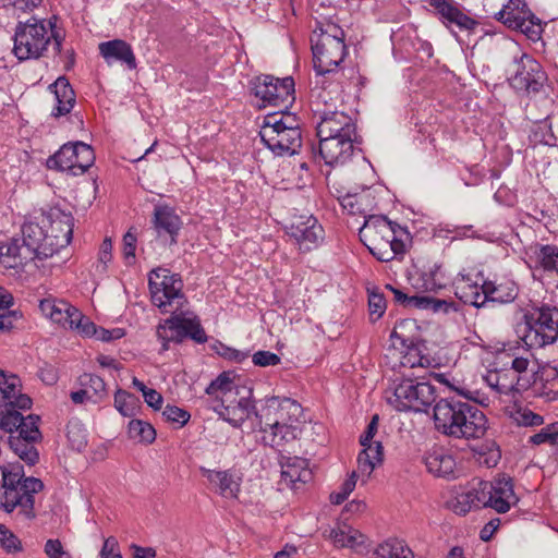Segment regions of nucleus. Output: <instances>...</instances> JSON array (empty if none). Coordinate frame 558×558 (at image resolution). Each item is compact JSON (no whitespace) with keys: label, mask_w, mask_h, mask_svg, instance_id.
Returning a JSON list of instances; mask_svg holds the SVG:
<instances>
[{"label":"nucleus","mask_w":558,"mask_h":558,"mask_svg":"<svg viewBox=\"0 0 558 558\" xmlns=\"http://www.w3.org/2000/svg\"><path fill=\"white\" fill-rule=\"evenodd\" d=\"M359 236L379 262L401 260L411 243L410 233L381 215L369 216L359 230Z\"/></svg>","instance_id":"f257e3e1"},{"label":"nucleus","mask_w":558,"mask_h":558,"mask_svg":"<svg viewBox=\"0 0 558 558\" xmlns=\"http://www.w3.org/2000/svg\"><path fill=\"white\" fill-rule=\"evenodd\" d=\"M517 333L529 348H544L558 340V308L543 304L526 308Z\"/></svg>","instance_id":"f03ea898"},{"label":"nucleus","mask_w":558,"mask_h":558,"mask_svg":"<svg viewBox=\"0 0 558 558\" xmlns=\"http://www.w3.org/2000/svg\"><path fill=\"white\" fill-rule=\"evenodd\" d=\"M37 227L41 235L37 239V259L51 258L71 242L73 217L59 207L41 209Z\"/></svg>","instance_id":"7ed1b4c3"},{"label":"nucleus","mask_w":558,"mask_h":558,"mask_svg":"<svg viewBox=\"0 0 558 558\" xmlns=\"http://www.w3.org/2000/svg\"><path fill=\"white\" fill-rule=\"evenodd\" d=\"M316 38H311L314 69L318 75L336 71L347 54L344 32L336 24L319 28Z\"/></svg>","instance_id":"20e7f679"},{"label":"nucleus","mask_w":558,"mask_h":558,"mask_svg":"<svg viewBox=\"0 0 558 558\" xmlns=\"http://www.w3.org/2000/svg\"><path fill=\"white\" fill-rule=\"evenodd\" d=\"M0 490V509L11 513L16 507L27 515H33L35 477L24 476L21 465L2 470V486Z\"/></svg>","instance_id":"39448f33"},{"label":"nucleus","mask_w":558,"mask_h":558,"mask_svg":"<svg viewBox=\"0 0 558 558\" xmlns=\"http://www.w3.org/2000/svg\"><path fill=\"white\" fill-rule=\"evenodd\" d=\"M183 287L181 276L172 274L168 268L157 267L148 274L151 303L162 313H170L171 310L180 311L187 304Z\"/></svg>","instance_id":"423d86ee"},{"label":"nucleus","mask_w":558,"mask_h":558,"mask_svg":"<svg viewBox=\"0 0 558 558\" xmlns=\"http://www.w3.org/2000/svg\"><path fill=\"white\" fill-rule=\"evenodd\" d=\"M329 93L320 90L312 100L313 111L318 117L317 136H327L347 141H357L356 124L344 111L332 110L328 104Z\"/></svg>","instance_id":"0eeeda50"},{"label":"nucleus","mask_w":558,"mask_h":558,"mask_svg":"<svg viewBox=\"0 0 558 558\" xmlns=\"http://www.w3.org/2000/svg\"><path fill=\"white\" fill-rule=\"evenodd\" d=\"M234 378L235 376H232V372L221 373L208 385L206 393L213 396L220 392L222 402H229L226 409L228 411L233 409V414H235L234 410L238 409L243 415H246V418H250L252 415L259 418V414L252 400L253 388L235 384Z\"/></svg>","instance_id":"6e6552de"},{"label":"nucleus","mask_w":558,"mask_h":558,"mask_svg":"<svg viewBox=\"0 0 558 558\" xmlns=\"http://www.w3.org/2000/svg\"><path fill=\"white\" fill-rule=\"evenodd\" d=\"M387 400L397 411L427 413L436 400L435 388L429 383L414 384L412 379H403Z\"/></svg>","instance_id":"1a4fd4ad"},{"label":"nucleus","mask_w":558,"mask_h":558,"mask_svg":"<svg viewBox=\"0 0 558 558\" xmlns=\"http://www.w3.org/2000/svg\"><path fill=\"white\" fill-rule=\"evenodd\" d=\"M171 310L172 315L157 326L156 335L161 342V351L169 350V343H181L185 338H191L196 343L207 341V336L201 325L199 319L194 317H185L183 312Z\"/></svg>","instance_id":"9d476101"},{"label":"nucleus","mask_w":558,"mask_h":558,"mask_svg":"<svg viewBox=\"0 0 558 558\" xmlns=\"http://www.w3.org/2000/svg\"><path fill=\"white\" fill-rule=\"evenodd\" d=\"M250 90L255 98L260 100V104H258L259 108L283 106L287 109L294 99V81L291 76L280 80L272 75L264 74L254 77L250 82Z\"/></svg>","instance_id":"9b49d317"},{"label":"nucleus","mask_w":558,"mask_h":558,"mask_svg":"<svg viewBox=\"0 0 558 558\" xmlns=\"http://www.w3.org/2000/svg\"><path fill=\"white\" fill-rule=\"evenodd\" d=\"M32 405L33 399L22 392L21 378L0 369V418H35L34 414L24 416L21 413L32 409Z\"/></svg>","instance_id":"f8f14e48"},{"label":"nucleus","mask_w":558,"mask_h":558,"mask_svg":"<svg viewBox=\"0 0 558 558\" xmlns=\"http://www.w3.org/2000/svg\"><path fill=\"white\" fill-rule=\"evenodd\" d=\"M495 19L509 29L519 31L532 41L542 38V21L529 9L524 0H509L495 14Z\"/></svg>","instance_id":"ddd939ff"},{"label":"nucleus","mask_w":558,"mask_h":558,"mask_svg":"<svg viewBox=\"0 0 558 558\" xmlns=\"http://www.w3.org/2000/svg\"><path fill=\"white\" fill-rule=\"evenodd\" d=\"M514 73L509 77L510 85L518 92L537 94L543 88L547 75L533 57L522 53L514 58Z\"/></svg>","instance_id":"4468645a"},{"label":"nucleus","mask_w":558,"mask_h":558,"mask_svg":"<svg viewBox=\"0 0 558 558\" xmlns=\"http://www.w3.org/2000/svg\"><path fill=\"white\" fill-rule=\"evenodd\" d=\"M272 118H265L259 131L262 142L276 155H295L302 147L301 131L283 130Z\"/></svg>","instance_id":"2eb2a0df"},{"label":"nucleus","mask_w":558,"mask_h":558,"mask_svg":"<svg viewBox=\"0 0 558 558\" xmlns=\"http://www.w3.org/2000/svg\"><path fill=\"white\" fill-rule=\"evenodd\" d=\"M31 231L32 225H24L22 239L11 238L5 242H0V266L4 269H20L35 258Z\"/></svg>","instance_id":"dca6fc26"},{"label":"nucleus","mask_w":558,"mask_h":558,"mask_svg":"<svg viewBox=\"0 0 558 558\" xmlns=\"http://www.w3.org/2000/svg\"><path fill=\"white\" fill-rule=\"evenodd\" d=\"M286 229L302 252L316 248L324 240V229L313 215H294Z\"/></svg>","instance_id":"f3484780"},{"label":"nucleus","mask_w":558,"mask_h":558,"mask_svg":"<svg viewBox=\"0 0 558 558\" xmlns=\"http://www.w3.org/2000/svg\"><path fill=\"white\" fill-rule=\"evenodd\" d=\"M478 485L484 489V492H487L485 494V499H489L484 501V506L493 508L498 513H506L519 501V498L513 490L512 478L509 476L502 475L494 482L480 480Z\"/></svg>","instance_id":"a211bd4d"},{"label":"nucleus","mask_w":558,"mask_h":558,"mask_svg":"<svg viewBox=\"0 0 558 558\" xmlns=\"http://www.w3.org/2000/svg\"><path fill=\"white\" fill-rule=\"evenodd\" d=\"M434 14L446 26H457L460 31L473 32L480 23L469 16L454 0H427Z\"/></svg>","instance_id":"6ab92c4d"},{"label":"nucleus","mask_w":558,"mask_h":558,"mask_svg":"<svg viewBox=\"0 0 558 558\" xmlns=\"http://www.w3.org/2000/svg\"><path fill=\"white\" fill-rule=\"evenodd\" d=\"M318 157L329 167H340L347 165L356 151L357 141H347L318 136ZM315 158L317 156L315 155Z\"/></svg>","instance_id":"aec40b11"},{"label":"nucleus","mask_w":558,"mask_h":558,"mask_svg":"<svg viewBox=\"0 0 558 558\" xmlns=\"http://www.w3.org/2000/svg\"><path fill=\"white\" fill-rule=\"evenodd\" d=\"M199 472L208 481L211 490L227 499L238 498L242 484V476L238 470L221 471L199 466Z\"/></svg>","instance_id":"412c9836"},{"label":"nucleus","mask_w":558,"mask_h":558,"mask_svg":"<svg viewBox=\"0 0 558 558\" xmlns=\"http://www.w3.org/2000/svg\"><path fill=\"white\" fill-rule=\"evenodd\" d=\"M423 463L429 474L435 477L453 480L457 477V462L451 453L440 447L427 450Z\"/></svg>","instance_id":"4be33fe9"},{"label":"nucleus","mask_w":558,"mask_h":558,"mask_svg":"<svg viewBox=\"0 0 558 558\" xmlns=\"http://www.w3.org/2000/svg\"><path fill=\"white\" fill-rule=\"evenodd\" d=\"M480 480H473L466 486V488L457 494L453 498H451L447 505L450 510L459 515H465L473 509H481L484 506L485 494L483 488L478 485Z\"/></svg>","instance_id":"5701e85b"},{"label":"nucleus","mask_w":558,"mask_h":558,"mask_svg":"<svg viewBox=\"0 0 558 558\" xmlns=\"http://www.w3.org/2000/svg\"><path fill=\"white\" fill-rule=\"evenodd\" d=\"M153 223L159 238L168 236L170 245L178 243L182 220L172 207L168 205L155 206Z\"/></svg>","instance_id":"b1692460"},{"label":"nucleus","mask_w":558,"mask_h":558,"mask_svg":"<svg viewBox=\"0 0 558 558\" xmlns=\"http://www.w3.org/2000/svg\"><path fill=\"white\" fill-rule=\"evenodd\" d=\"M252 429L257 440L270 447L281 446L284 441L295 438L291 426L280 421H275L272 424H263V421H255Z\"/></svg>","instance_id":"393cba45"},{"label":"nucleus","mask_w":558,"mask_h":558,"mask_svg":"<svg viewBox=\"0 0 558 558\" xmlns=\"http://www.w3.org/2000/svg\"><path fill=\"white\" fill-rule=\"evenodd\" d=\"M435 428L451 438L476 439L485 435L487 427L475 421H434Z\"/></svg>","instance_id":"a878e982"},{"label":"nucleus","mask_w":558,"mask_h":558,"mask_svg":"<svg viewBox=\"0 0 558 558\" xmlns=\"http://www.w3.org/2000/svg\"><path fill=\"white\" fill-rule=\"evenodd\" d=\"M35 17L20 22L15 29L13 53L20 61L35 56Z\"/></svg>","instance_id":"bb28decb"},{"label":"nucleus","mask_w":558,"mask_h":558,"mask_svg":"<svg viewBox=\"0 0 558 558\" xmlns=\"http://www.w3.org/2000/svg\"><path fill=\"white\" fill-rule=\"evenodd\" d=\"M48 88L57 101L51 116L59 118L69 114L76 102L75 92L69 80L65 76H59Z\"/></svg>","instance_id":"cd10ccee"},{"label":"nucleus","mask_w":558,"mask_h":558,"mask_svg":"<svg viewBox=\"0 0 558 558\" xmlns=\"http://www.w3.org/2000/svg\"><path fill=\"white\" fill-rule=\"evenodd\" d=\"M99 53L108 62L119 61L125 64L130 70L136 68V58L129 43L122 39H113L100 43Z\"/></svg>","instance_id":"c85d7f7f"},{"label":"nucleus","mask_w":558,"mask_h":558,"mask_svg":"<svg viewBox=\"0 0 558 558\" xmlns=\"http://www.w3.org/2000/svg\"><path fill=\"white\" fill-rule=\"evenodd\" d=\"M313 478V473L305 459L293 457L288 458L281 464V480L292 488H299L298 484H306Z\"/></svg>","instance_id":"c756f323"},{"label":"nucleus","mask_w":558,"mask_h":558,"mask_svg":"<svg viewBox=\"0 0 558 558\" xmlns=\"http://www.w3.org/2000/svg\"><path fill=\"white\" fill-rule=\"evenodd\" d=\"M59 21L58 16L52 15L50 19L37 20V50H39V44H43L40 50H45L46 46L53 40V49L59 52L63 40V31L57 26ZM41 52L37 51V58Z\"/></svg>","instance_id":"7c9ffc66"},{"label":"nucleus","mask_w":558,"mask_h":558,"mask_svg":"<svg viewBox=\"0 0 558 558\" xmlns=\"http://www.w3.org/2000/svg\"><path fill=\"white\" fill-rule=\"evenodd\" d=\"M453 287L454 294L461 302L476 308L483 307V288H480V283L473 281L470 276L459 274L453 282Z\"/></svg>","instance_id":"2f4dec72"},{"label":"nucleus","mask_w":558,"mask_h":558,"mask_svg":"<svg viewBox=\"0 0 558 558\" xmlns=\"http://www.w3.org/2000/svg\"><path fill=\"white\" fill-rule=\"evenodd\" d=\"M391 340H400L403 348L407 349L404 355L401 359V365L404 367H427L430 364L429 357L422 354L423 343L414 342L411 339L402 338L396 330H392L390 335Z\"/></svg>","instance_id":"473e14b6"},{"label":"nucleus","mask_w":558,"mask_h":558,"mask_svg":"<svg viewBox=\"0 0 558 558\" xmlns=\"http://www.w3.org/2000/svg\"><path fill=\"white\" fill-rule=\"evenodd\" d=\"M38 307L46 318L50 319L54 324L65 327L74 306L63 300L49 296L40 300Z\"/></svg>","instance_id":"72a5a7b5"},{"label":"nucleus","mask_w":558,"mask_h":558,"mask_svg":"<svg viewBox=\"0 0 558 558\" xmlns=\"http://www.w3.org/2000/svg\"><path fill=\"white\" fill-rule=\"evenodd\" d=\"M76 153V142L66 143L46 160V167L51 170L70 171L72 173Z\"/></svg>","instance_id":"f704fd0d"},{"label":"nucleus","mask_w":558,"mask_h":558,"mask_svg":"<svg viewBox=\"0 0 558 558\" xmlns=\"http://www.w3.org/2000/svg\"><path fill=\"white\" fill-rule=\"evenodd\" d=\"M383 445L380 441H375V454H369L368 450H362L357 456V471L362 484H365L375 470L377 464L383 462Z\"/></svg>","instance_id":"c9c22d12"},{"label":"nucleus","mask_w":558,"mask_h":558,"mask_svg":"<svg viewBox=\"0 0 558 558\" xmlns=\"http://www.w3.org/2000/svg\"><path fill=\"white\" fill-rule=\"evenodd\" d=\"M409 308L430 310L434 313L458 312V305L454 302L437 299L429 295H411Z\"/></svg>","instance_id":"e433bc0d"},{"label":"nucleus","mask_w":558,"mask_h":558,"mask_svg":"<svg viewBox=\"0 0 558 558\" xmlns=\"http://www.w3.org/2000/svg\"><path fill=\"white\" fill-rule=\"evenodd\" d=\"M413 551L404 541L389 538L378 545L373 558H413Z\"/></svg>","instance_id":"4c0bfd02"},{"label":"nucleus","mask_w":558,"mask_h":558,"mask_svg":"<svg viewBox=\"0 0 558 558\" xmlns=\"http://www.w3.org/2000/svg\"><path fill=\"white\" fill-rule=\"evenodd\" d=\"M486 384L499 395H508L514 388V373L507 369L488 371L484 376Z\"/></svg>","instance_id":"58836bf2"},{"label":"nucleus","mask_w":558,"mask_h":558,"mask_svg":"<svg viewBox=\"0 0 558 558\" xmlns=\"http://www.w3.org/2000/svg\"><path fill=\"white\" fill-rule=\"evenodd\" d=\"M267 407L277 410L275 414L281 418H299L303 415L304 409L293 399L272 397L267 400Z\"/></svg>","instance_id":"ea45409f"},{"label":"nucleus","mask_w":558,"mask_h":558,"mask_svg":"<svg viewBox=\"0 0 558 558\" xmlns=\"http://www.w3.org/2000/svg\"><path fill=\"white\" fill-rule=\"evenodd\" d=\"M0 428L7 433L12 434L14 430L19 433L17 441L21 439L26 442V446L34 447L35 442V421H0Z\"/></svg>","instance_id":"a19ab883"},{"label":"nucleus","mask_w":558,"mask_h":558,"mask_svg":"<svg viewBox=\"0 0 558 558\" xmlns=\"http://www.w3.org/2000/svg\"><path fill=\"white\" fill-rule=\"evenodd\" d=\"M114 407L121 415L132 417L136 415L137 410L141 408V401L135 395L119 389L114 395Z\"/></svg>","instance_id":"79ce46f5"},{"label":"nucleus","mask_w":558,"mask_h":558,"mask_svg":"<svg viewBox=\"0 0 558 558\" xmlns=\"http://www.w3.org/2000/svg\"><path fill=\"white\" fill-rule=\"evenodd\" d=\"M88 433L82 421H69L66 424V438L70 447L75 451H83L87 446Z\"/></svg>","instance_id":"37998d69"},{"label":"nucleus","mask_w":558,"mask_h":558,"mask_svg":"<svg viewBox=\"0 0 558 558\" xmlns=\"http://www.w3.org/2000/svg\"><path fill=\"white\" fill-rule=\"evenodd\" d=\"M129 437L135 441L151 444L156 439V429L149 421H130Z\"/></svg>","instance_id":"c03bdc74"},{"label":"nucleus","mask_w":558,"mask_h":558,"mask_svg":"<svg viewBox=\"0 0 558 558\" xmlns=\"http://www.w3.org/2000/svg\"><path fill=\"white\" fill-rule=\"evenodd\" d=\"M76 149L73 175L85 173L95 162V153L90 145L77 141Z\"/></svg>","instance_id":"a18cd8bd"},{"label":"nucleus","mask_w":558,"mask_h":558,"mask_svg":"<svg viewBox=\"0 0 558 558\" xmlns=\"http://www.w3.org/2000/svg\"><path fill=\"white\" fill-rule=\"evenodd\" d=\"M66 326H69L70 329L77 330L78 333L85 337H95L98 330V327L76 307H73Z\"/></svg>","instance_id":"49530a36"},{"label":"nucleus","mask_w":558,"mask_h":558,"mask_svg":"<svg viewBox=\"0 0 558 558\" xmlns=\"http://www.w3.org/2000/svg\"><path fill=\"white\" fill-rule=\"evenodd\" d=\"M535 254L537 263L545 271L558 272V247L556 245H541Z\"/></svg>","instance_id":"de8ad7c7"},{"label":"nucleus","mask_w":558,"mask_h":558,"mask_svg":"<svg viewBox=\"0 0 558 558\" xmlns=\"http://www.w3.org/2000/svg\"><path fill=\"white\" fill-rule=\"evenodd\" d=\"M80 383L84 388L90 389L92 398L100 400L106 396V384L100 376L85 373L80 376Z\"/></svg>","instance_id":"09e8293b"},{"label":"nucleus","mask_w":558,"mask_h":558,"mask_svg":"<svg viewBox=\"0 0 558 558\" xmlns=\"http://www.w3.org/2000/svg\"><path fill=\"white\" fill-rule=\"evenodd\" d=\"M132 385L135 389L142 392L143 398L148 407L153 408L154 410L161 409L163 398L156 389L148 388L137 377H133Z\"/></svg>","instance_id":"8fccbe9b"},{"label":"nucleus","mask_w":558,"mask_h":558,"mask_svg":"<svg viewBox=\"0 0 558 558\" xmlns=\"http://www.w3.org/2000/svg\"><path fill=\"white\" fill-rule=\"evenodd\" d=\"M471 401L454 402L456 416L452 418H486L485 414L478 409L473 398L465 396Z\"/></svg>","instance_id":"3c124183"},{"label":"nucleus","mask_w":558,"mask_h":558,"mask_svg":"<svg viewBox=\"0 0 558 558\" xmlns=\"http://www.w3.org/2000/svg\"><path fill=\"white\" fill-rule=\"evenodd\" d=\"M359 532L351 527L332 530L330 533V537L337 547H353L359 544Z\"/></svg>","instance_id":"603ef678"},{"label":"nucleus","mask_w":558,"mask_h":558,"mask_svg":"<svg viewBox=\"0 0 558 558\" xmlns=\"http://www.w3.org/2000/svg\"><path fill=\"white\" fill-rule=\"evenodd\" d=\"M534 445H541L548 442L554 446H558V421H554L551 424L542 428V430L530 438Z\"/></svg>","instance_id":"864d4df0"},{"label":"nucleus","mask_w":558,"mask_h":558,"mask_svg":"<svg viewBox=\"0 0 558 558\" xmlns=\"http://www.w3.org/2000/svg\"><path fill=\"white\" fill-rule=\"evenodd\" d=\"M387 304L386 299L383 293L378 291V289H373L368 291V308H369V315L373 317L375 316V319L380 318L385 311H386Z\"/></svg>","instance_id":"5fc2aeb1"},{"label":"nucleus","mask_w":558,"mask_h":558,"mask_svg":"<svg viewBox=\"0 0 558 558\" xmlns=\"http://www.w3.org/2000/svg\"><path fill=\"white\" fill-rule=\"evenodd\" d=\"M0 546L7 553H16L22 549L21 541L4 524H0Z\"/></svg>","instance_id":"6e6d98bb"},{"label":"nucleus","mask_w":558,"mask_h":558,"mask_svg":"<svg viewBox=\"0 0 558 558\" xmlns=\"http://www.w3.org/2000/svg\"><path fill=\"white\" fill-rule=\"evenodd\" d=\"M476 452L480 454V463L485 464L487 468L496 466L501 458L500 450L495 447L494 442L481 446Z\"/></svg>","instance_id":"4d7b16f0"},{"label":"nucleus","mask_w":558,"mask_h":558,"mask_svg":"<svg viewBox=\"0 0 558 558\" xmlns=\"http://www.w3.org/2000/svg\"><path fill=\"white\" fill-rule=\"evenodd\" d=\"M265 118H272L271 121H277L275 124L283 130L301 131L296 116L288 111L269 113Z\"/></svg>","instance_id":"13d9d810"},{"label":"nucleus","mask_w":558,"mask_h":558,"mask_svg":"<svg viewBox=\"0 0 558 558\" xmlns=\"http://www.w3.org/2000/svg\"><path fill=\"white\" fill-rule=\"evenodd\" d=\"M490 294L494 298L489 299V303L505 304V303L512 302L517 298L518 290L513 284H511V286L498 284L496 290L490 291Z\"/></svg>","instance_id":"bf43d9fd"},{"label":"nucleus","mask_w":558,"mask_h":558,"mask_svg":"<svg viewBox=\"0 0 558 558\" xmlns=\"http://www.w3.org/2000/svg\"><path fill=\"white\" fill-rule=\"evenodd\" d=\"M444 278V275L441 274V265L435 263L428 271H425L423 274L424 284L423 287L425 290H436L437 288L441 287V283L439 282Z\"/></svg>","instance_id":"052dcab7"},{"label":"nucleus","mask_w":558,"mask_h":558,"mask_svg":"<svg viewBox=\"0 0 558 558\" xmlns=\"http://www.w3.org/2000/svg\"><path fill=\"white\" fill-rule=\"evenodd\" d=\"M44 553L48 558H73L58 538L47 539L44 545Z\"/></svg>","instance_id":"680f3d73"},{"label":"nucleus","mask_w":558,"mask_h":558,"mask_svg":"<svg viewBox=\"0 0 558 558\" xmlns=\"http://www.w3.org/2000/svg\"><path fill=\"white\" fill-rule=\"evenodd\" d=\"M214 349L218 355L222 356L226 360L233 361L236 363L243 362L248 356L247 352L230 348L221 342L215 344Z\"/></svg>","instance_id":"e2e57ef3"},{"label":"nucleus","mask_w":558,"mask_h":558,"mask_svg":"<svg viewBox=\"0 0 558 558\" xmlns=\"http://www.w3.org/2000/svg\"><path fill=\"white\" fill-rule=\"evenodd\" d=\"M252 361L256 366L267 367L278 365L281 359L276 353L259 350L252 355Z\"/></svg>","instance_id":"0e129e2a"},{"label":"nucleus","mask_w":558,"mask_h":558,"mask_svg":"<svg viewBox=\"0 0 558 558\" xmlns=\"http://www.w3.org/2000/svg\"><path fill=\"white\" fill-rule=\"evenodd\" d=\"M456 416L454 402L440 400L434 405L432 418H450Z\"/></svg>","instance_id":"69168bd1"},{"label":"nucleus","mask_w":558,"mask_h":558,"mask_svg":"<svg viewBox=\"0 0 558 558\" xmlns=\"http://www.w3.org/2000/svg\"><path fill=\"white\" fill-rule=\"evenodd\" d=\"M136 241V235L132 232V229L123 235V255L125 259L135 258Z\"/></svg>","instance_id":"338daca9"},{"label":"nucleus","mask_w":558,"mask_h":558,"mask_svg":"<svg viewBox=\"0 0 558 558\" xmlns=\"http://www.w3.org/2000/svg\"><path fill=\"white\" fill-rule=\"evenodd\" d=\"M118 547V542L114 537L110 536L105 539L104 546L100 550V558H116L122 557L119 551H116Z\"/></svg>","instance_id":"774afa93"}]
</instances>
